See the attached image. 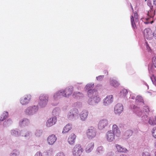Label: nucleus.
<instances>
[{"label":"nucleus","instance_id":"nucleus-1","mask_svg":"<svg viewBox=\"0 0 156 156\" xmlns=\"http://www.w3.org/2000/svg\"><path fill=\"white\" fill-rule=\"evenodd\" d=\"M73 87L70 86L66 87L65 89L61 90L54 94V98H56L62 96L65 97H68L71 95L73 91Z\"/></svg>","mask_w":156,"mask_h":156},{"label":"nucleus","instance_id":"nucleus-2","mask_svg":"<svg viewBox=\"0 0 156 156\" xmlns=\"http://www.w3.org/2000/svg\"><path fill=\"white\" fill-rule=\"evenodd\" d=\"M88 95L90 98L88 100L90 103L93 101L95 103H98L100 101L101 98L98 96V93L97 90H89Z\"/></svg>","mask_w":156,"mask_h":156},{"label":"nucleus","instance_id":"nucleus-3","mask_svg":"<svg viewBox=\"0 0 156 156\" xmlns=\"http://www.w3.org/2000/svg\"><path fill=\"white\" fill-rule=\"evenodd\" d=\"M83 151L81 145L79 144H76L73 147L72 153L73 156H80Z\"/></svg>","mask_w":156,"mask_h":156},{"label":"nucleus","instance_id":"nucleus-4","mask_svg":"<svg viewBox=\"0 0 156 156\" xmlns=\"http://www.w3.org/2000/svg\"><path fill=\"white\" fill-rule=\"evenodd\" d=\"M48 97L46 94H41L39 97V105L41 107L45 106L48 101Z\"/></svg>","mask_w":156,"mask_h":156},{"label":"nucleus","instance_id":"nucleus-5","mask_svg":"<svg viewBox=\"0 0 156 156\" xmlns=\"http://www.w3.org/2000/svg\"><path fill=\"white\" fill-rule=\"evenodd\" d=\"M86 134L88 139H92L95 136L96 131L94 127L91 126L87 130Z\"/></svg>","mask_w":156,"mask_h":156},{"label":"nucleus","instance_id":"nucleus-6","mask_svg":"<svg viewBox=\"0 0 156 156\" xmlns=\"http://www.w3.org/2000/svg\"><path fill=\"white\" fill-rule=\"evenodd\" d=\"M153 34L154 36L156 37V34L155 32L153 34L150 29L146 28L144 30V35L145 37L147 40H150L152 37Z\"/></svg>","mask_w":156,"mask_h":156},{"label":"nucleus","instance_id":"nucleus-7","mask_svg":"<svg viewBox=\"0 0 156 156\" xmlns=\"http://www.w3.org/2000/svg\"><path fill=\"white\" fill-rule=\"evenodd\" d=\"M38 110V108L37 106L29 107L26 109L25 113L27 115H31L34 114Z\"/></svg>","mask_w":156,"mask_h":156},{"label":"nucleus","instance_id":"nucleus-8","mask_svg":"<svg viewBox=\"0 0 156 156\" xmlns=\"http://www.w3.org/2000/svg\"><path fill=\"white\" fill-rule=\"evenodd\" d=\"M149 107L147 106H145L143 107V112L140 109H138L136 111V113L139 116H141L143 115H147L149 112Z\"/></svg>","mask_w":156,"mask_h":156},{"label":"nucleus","instance_id":"nucleus-9","mask_svg":"<svg viewBox=\"0 0 156 156\" xmlns=\"http://www.w3.org/2000/svg\"><path fill=\"white\" fill-rule=\"evenodd\" d=\"M31 98V96L30 94L26 95L20 99V103L23 105H26L29 102Z\"/></svg>","mask_w":156,"mask_h":156},{"label":"nucleus","instance_id":"nucleus-10","mask_svg":"<svg viewBox=\"0 0 156 156\" xmlns=\"http://www.w3.org/2000/svg\"><path fill=\"white\" fill-rule=\"evenodd\" d=\"M123 109V106L121 104H117L115 107L114 112L116 114L121 113Z\"/></svg>","mask_w":156,"mask_h":156},{"label":"nucleus","instance_id":"nucleus-11","mask_svg":"<svg viewBox=\"0 0 156 156\" xmlns=\"http://www.w3.org/2000/svg\"><path fill=\"white\" fill-rule=\"evenodd\" d=\"M113 100V98L112 95L108 96L103 100V105L105 106L111 104Z\"/></svg>","mask_w":156,"mask_h":156},{"label":"nucleus","instance_id":"nucleus-12","mask_svg":"<svg viewBox=\"0 0 156 156\" xmlns=\"http://www.w3.org/2000/svg\"><path fill=\"white\" fill-rule=\"evenodd\" d=\"M57 122V118L56 117L49 119L46 122V126L49 127L55 125Z\"/></svg>","mask_w":156,"mask_h":156},{"label":"nucleus","instance_id":"nucleus-13","mask_svg":"<svg viewBox=\"0 0 156 156\" xmlns=\"http://www.w3.org/2000/svg\"><path fill=\"white\" fill-rule=\"evenodd\" d=\"M106 138L108 141H112L115 139L114 133L111 130L108 131L106 133Z\"/></svg>","mask_w":156,"mask_h":156},{"label":"nucleus","instance_id":"nucleus-14","mask_svg":"<svg viewBox=\"0 0 156 156\" xmlns=\"http://www.w3.org/2000/svg\"><path fill=\"white\" fill-rule=\"evenodd\" d=\"M57 138L55 135L52 134L50 135L47 138V141L50 145L53 144L56 141Z\"/></svg>","mask_w":156,"mask_h":156},{"label":"nucleus","instance_id":"nucleus-15","mask_svg":"<svg viewBox=\"0 0 156 156\" xmlns=\"http://www.w3.org/2000/svg\"><path fill=\"white\" fill-rule=\"evenodd\" d=\"M108 121L106 119H104L101 120L98 124V128L100 129H103L105 126H107Z\"/></svg>","mask_w":156,"mask_h":156},{"label":"nucleus","instance_id":"nucleus-16","mask_svg":"<svg viewBox=\"0 0 156 156\" xmlns=\"http://www.w3.org/2000/svg\"><path fill=\"white\" fill-rule=\"evenodd\" d=\"M76 136L74 133H72L69 136L68 141L69 144L73 145L75 142Z\"/></svg>","mask_w":156,"mask_h":156},{"label":"nucleus","instance_id":"nucleus-17","mask_svg":"<svg viewBox=\"0 0 156 156\" xmlns=\"http://www.w3.org/2000/svg\"><path fill=\"white\" fill-rule=\"evenodd\" d=\"M94 147V143L93 142L88 143L86 148V151L87 153L90 152L93 149Z\"/></svg>","mask_w":156,"mask_h":156},{"label":"nucleus","instance_id":"nucleus-18","mask_svg":"<svg viewBox=\"0 0 156 156\" xmlns=\"http://www.w3.org/2000/svg\"><path fill=\"white\" fill-rule=\"evenodd\" d=\"M112 129V132L115 133L116 134V136H119L120 135L121 132L116 125L114 124L113 125Z\"/></svg>","mask_w":156,"mask_h":156},{"label":"nucleus","instance_id":"nucleus-19","mask_svg":"<svg viewBox=\"0 0 156 156\" xmlns=\"http://www.w3.org/2000/svg\"><path fill=\"white\" fill-rule=\"evenodd\" d=\"M88 115V112L86 110L83 111L80 115V118L82 121L85 120L87 118Z\"/></svg>","mask_w":156,"mask_h":156},{"label":"nucleus","instance_id":"nucleus-20","mask_svg":"<svg viewBox=\"0 0 156 156\" xmlns=\"http://www.w3.org/2000/svg\"><path fill=\"white\" fill-rule=\"evenodd\" d=\"M78 112V111L77 109L75 110V112H74V110L71 111L68 115V118L69 119L73 118L77 114Z\"/></svg>","mask_w":156,"mask_h":156},{"label":"nucleus","instance_id":"nucleus-21","mask_svg":"<svg viewBox=\"0 0 156 156\" xmlns=\"http://www.w3.org/2000/svg\"><path fill=\"white\" fill-rule=\"evenodd\" d=\"M72 128V125L68 124L64 127L62 131V133H66L68 132Z\"/></svg>","mask_w":156,"mask_h":156},{"label":"nucleus","instance_id":"nucleus-22","mask_svg":"<svg viewBox=\"0 0 156 156\" xmlns=\"http://www.w3.org/2000/svg\"><path fill=\"white\" fill-rule=\"evenodd\" d=\"M116 147L117 151L119 152H126L127 151V150L126 148H122V147H121L120 145L116 144Z\"/></svg>","mask_w":156,"mask_h":156},{"label":"nucleus","instance_id":"nucleus-23","mask_svg":"<svg viewBox=\"0 0 156 156\" xmlns=\"http://www.w3.org/2000/svg\"><path fill=\"white\" fill-rule=\"evenodd\" d=\"M110 83L111 85L115 87L118 86L119 85V83L117 81L113 79H110Z\"/></svg>","mask_w":156,"mask_h":156},{"label":"nucleus","instance_id":"nucleus-24","mask_svg":"<svg viewBox=\"0 0 156 156\" xmlns=\"http://www.w3.org/2000/svg\"><path fill=\"white\" fill-rule=\"evenodd\" d=\"M148 123L151 125L154 126L156 125V120L153 117H150L149 119Z\"/></svg>","mask_w":156,"mask_h":156},{"label":"nucleus","instance_id":"nucleus-25","mask_svg":"<svg viewBox=\"0 0 156 156\" xmlns=\"http://www.w3.org/2000/svg\"><path fill=\"white\" fill-rule=\"evenodd\" d=\"M30 123L29 119H24L20 122V124L23 126H28Z\"/></svg>","mask_w":156,"mask_h":156},{"label":"nucleus","instance_id":"nucleus-26","mask_svg":"<svg viewBox=\"0 0 156 156\" xmlns=\"http://www.w3.org/2000/svg\"><path fill=\"white\" fill-rule=\"evenodd\" d=\"M8 116V113L7 112H4L0 118V120L1 121H3L5 119L7 118Z\"/></svg>","mask_w":156,"mask_h":156},{"label":"nucleus","instance_id":"nucleus-27","mask_svg":"<svg viewBox=\"0 0 156 156\" xmlns=\"http://www.w3.org/2000/svg\"><path fill=\"white\" fill-rule=\"evenodd\" d=\"M133 133V132L132 130L130 129L128 130L125 133L124 135L126 138H128L132 135Z\"/></svg>","mask_w":156,"mask_h":156},{"label":"nucleus","instance_id":"nucleus-28","mask_svg":"<svg viewBox=\"0 0 156 156\" xmlns=\"http://www.w3.org/2000/svg\"><path fill=\"white\" fill-rule=\"evenodd\" d=\"M130 19L131 24L132 27L133 29H136V26L134 22L133 16H131L130 17Z\"/></svg>","mask_w":156,"mask_h":156},{"label":"nucleus","instance_id":"nucleus-29","mask_svg":"<svg viewBox=\"0 0 156 156\" xmlns=\"http://www.w3.org/2000/svg\"><path fill=\"white\" fill-rule=\"evenodd\" d=\"M19 154V152L16 150H13L10 154V156H17Z\"/></svg>","mask_w":156,"mask_h":156},{"label":"nucleus","instance_id":"nucleus-30","mask_svg":"<svg viewBox=\"0 0 156 156\" xmlns=\"http://www.w3.org/2000/svg\"><path fill=\"white\" fill-rule=\"evenodd\" d=\"M136 102H143V100L141 97L137 96L136 97Z\"/></svg>","mask_w":156,"mask_h":156},{"label":"nucleus","instance_id":"nucleus-31","mask_svg":"<svg viewBox=\"0 0 156 156\" xmlns=\"http://www.w3.org/2000/svg\"><path fill=\"white\" fill-rule=\"evenodd\" d=\"M11 133L12 135L13 136H18V132L15 130H12L11 131Z\"/></svg>","mask_w":156,"mask_h":156},{"label":"nucleus","instance_id":"nucleus-32","mask_svg":"<svg viewBox=\"0 0 156 156\" xmlns=\"http://www.w3.org/2000/svg\"><path fill=\"white\" fill-rule=\"evenodd\" d=\"M153 136L155 138H156V127H154L152 131Z\"/></svg>","mask_w":156,"mask_h":156},{"label":"nucleus","instance_id":"nucleus-33","mask_svg":"<svg viewBox=\"0 0 156 156\" xmlns=\"http://www.w3.org/2000/svg\"><path fill=\"white\" fill-rule=\"evenodd\" d=\"M127 93L128 92L127 90L125 89H122V91H121V94L123 95V96L126 95Z\"/></svg>","mask_w":156,"mask_h":156},{"label":"nucleus","instance_id":"nucleus-34","mask_svg":"<svg viewBox=\"0 0 156 156\" xmlns=\"http://www.w3.org/2000/svg\"><path fill=\"white\" fill-rule=\"evenodd\" d=\"M42 133L40 130H37L35 133V135L37 136H40L42 135Z\"/></svg>","mask_w":156,"mask_h":156},{"label":"nucleus","instance_id":"nucleus-35","mask_svg":"<svg viewBox=\"0 0 156 156\" xmlns=\"http://www.w3.org/2000/svg\"><path fill=\"white\" fill-rule=\"evenodd\" d=\"M152 60L153 65L156 68V57H153Z\"/></svg>","mask_w":156,"mask_h":156},{"label":"nucleus","instance_id":"nucleus-36","mask_svg":"<svg viewBox=\"0 0 156 156\" xmlns=\"http://www.w3.org/2000/svg\"><path fill=\"white\" fill-rule=\"evenodd\" d=\"M103 147L102 146H100L98 147L97 149V151L99 153L101 152L103 150Z\"/></svg>","mask_w":156,"mask_h":156},{"label":"nucleus","instance_id":"nucleus-37","mask_svg":"<svg viewBox=\"0 0 156 156\" xmlns=\"http://www.w3.org/2000/svg\"><path fill=\"white\" fill-rule=\"evenodd\" d=\"M55 156H65V155L63 152H60L57 153Z\"/></svg>","mask_w":156,"mask_h":156},{"label":"nucleus","instance_id":"nucleus-38","mask_svg":"<svg viewBox=\"0 0 156 156\" xmlns=\"http://www.w3.org/2000/svg\"><path fill=\"white\" fill-rule=\"evenodd\" d=\"M151 78L153 82L156 81V77L154 75H152L151 77Z\"/></svg>","mask_w":156,"mask_h":156},{"label":"nucleus","instance_id":"nucleus-39","mask_svg":"<svg viewBox=\"0 0 156 156\" xmlns=\"http://www.w3.org/2000/svg\"><path fill=\"white\" fill-rule=\"evenodd\" d=\"M142 156H151V155L148 152H146L143 153Z\"/></svg>","mask_w":156,"mask_h":156},{"label":"nucleus","instance_id":"nucleus-40","mask_svg":"<svg viewBox=\"0 0 156 156\" xmlns=\"http://www.w3.org/2000/svg\"><path fill=\"white\" fill-rule=\"evenodd\" d=\"M134 17L135 18V21L136 22V21H138V14L136 12L134 13Z\"/></svg>","mask_w":156,"mask_h":156},{"label":"nucleus","instance_id":"nucleus-41","mask_svg":"<svg viewBox=\"0 0 156 156\" xmlns=\"http://www.w3.org/2000/svg\"><path fill=\"white\" fill-rule=\"evenodd\" d=\"M103 76H100L96 77L97 79L98 80H100L103 79Z\"/></svg>","mask_w":156,"mask_h":156},{"label":"nucleus","instance_id":"nucleus-42","mask_svg":"<svg viewBox=\"0 0 156 156\" xmlns=\"http://www.w3.org/2000/svg\"><path fill=\"white\" fill-rule=\"evenodd\" d=\"M34 156H42V154L40 152H37L35 155Z\"/></svg>","mask_w":156,"mask_h":156},{"label":"nucleus","instance_id":"nucleus-43","mask_svg":"<svg viewBox=\"0 0 156 156\" xmlns=\"http://www.w3.org/2000/svg\"><path fill=\"white\" fill-rule=\"evenodd\" d=\"M29 135V132H27L26 133V134H25V133L24 134H23L22 135V136H28Z\"/></svg>","mask_w":156,"mask_h":156},{"label":"nucleus","instance_id":"nucleus-44","mask_svg":"<svg viewBox=\"0 0 156 156\" xmlns=\"http://www.w3.org/2000/svg\"><path fill=\"white\" fill-rule=\"evenodd\" d=\"M154 22V21H151V22H144V23L145 24H148L149 23H150L151 24H152V23H153Z\"/></svg>","mask_w":156,"mask_h":156},{"label":"nucleus","instance_id":"nucleus-45","mask_svg":"<svg viewBox=\"0 0 156 156\" xmlns=\"http://www.w3.org/2000/svg\"><path fill=\"white\" fill-rule=\"evenodd\" d=\"M92 87V85H91V84H87L86 86V88L87 89H89V88H88V87Z\"/></svg>","mask_w":156,"mask_h":156},{"label":"nucleus","instance_id":"nucleus-46","mask_svg":"<svg viewBox=\"0 0 156 156\" xmlns=\"http://www.w3.org/2000/svg\"><path fill=\"white\" fill-rule=\"evenodd\" d=\"M79 93H79V92H78V94H79ZM77 94V92H76V93L74 92V93H73V96L74 97H76V96L75 94Z\"/></svg>","mask_w":156,"mask_h":156},{"label":"nucleus","instance_id":"nucleus-47","mask_svg":"<svg viewBox=\"0 0 156 156\" xmlns=\"http://www.w3.org/2000/svg\"><path fill=\"white\" fill-rule=\"evenodd\" d=\"M104 73L105 74H108V72H107V70H105L104 71Z\"/></svg>","mask_w":156,"mask_h":156},{"label":"nucleus","instance_id":"nucleus-48","mask_svg":"<svg viewBox=\"0 0 156 156\" xmlns=\"http://www.w3.org/2000/svg\"><path fill=\"white\" fill-rule=\"evenodd\" d=\"M147 15H148L149 16H150V17H151V16H150V15L149 14V12H147Z\"/></svg>","mask_w":156,"mask_h":156},{"label":"nucleus","instance_id":"nucleus-49","mask_svg":"<svg viewBox=\"0 0 156 156\" xmlns=\"http://www.w3.org/2000/svg\"><path fill=\"white\" fill-rule=\"evenodd\" d=\"M120 156H126V155L122 154L120 155Z\"/></svg>","mask_w":156,"mask_h":156},{"label":"nucleus","instance_id":"nucleus-50","mask_svg":"<svg viewBox=\"0 0 156 156\" xmlns=\"http://www.w3.org/2000/svg\"><path fill=\"white\" fill-rule=\"evenodd\" d=\"M149 19V18H147L146 19L147 20V21Z\"/></svg>","mask_w":156,"mask_h":156},{"label":"nucleus","instance_id":"nucleus-51","mask_svg":"<svg viewBox=\"0 0 156 156\" xmlns=\"http://www.w3.org/2000/svg\"><path fill=\"white\" fill-rule=\"evenodd\" d=\"M25 131H23V132H22V133H25Z\"/></svg>","mask_w":156,"mask_h":156},{"label":"nucleus","instance_id":"nucleus-52","mask_svg":"<svg viewBox=\"0 0 156 156\" xmlns=\"http://www.w3.org/2000/svg\"><path fill=\"white\" fill-rule=\"evenodd\" d=\"M147 1V0H145V1Z\"/></svg>","mask_w":156,"mask_h":156}]
</instances>
